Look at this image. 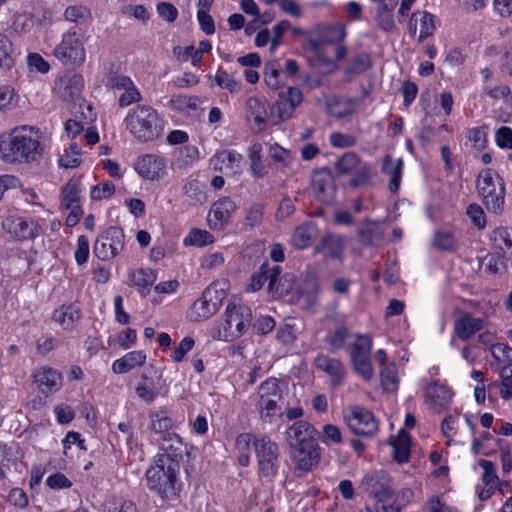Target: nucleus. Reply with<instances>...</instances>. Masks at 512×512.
Here are the masks:
<instances>
[{"instance_id": "1", "label": "nucleus", "mask_w": 512, "mask_h": 512, "mask_svg": "<svg viewBox=\"0 0 512 512\" xmlns=\"http://www.w3.org/2000/svg\"><path fill=\"white\" fill-rule=\"evenodd\" d=\"M41 154L42 148L32 127H17L0 136V157L5 162L37 161Z\"/></svg>"}, {"instance_id": "2", "label": "nucleus", "mask_w": 512, "mask_h": 512, "mask_svg": "<svg viewBox=\"0 0 512 512\" xmlns=\"http://www.w3.org/2000/svg\"><path fill=\"white\" fill-rule=\"evenodd\" d=\"M125 128L139 141L149 142L163 133V120L151 106L138 105L129 110L124 119Z\"/></svg>"}, {"instance_id": "3", "label": "nucleus", "mask_w": 512, "mask_h": 512, "mask_svg": "<svg viewBox=\"0 0 512 512\" xmlns=\"http://www.w3.org/2000/svg\"><path fill=\"white\" fill-rule=\"evenodd\" d=\"M180 468L154 460L146 471L147 487L156 493L163 502L172 504L179 498L181 483L178 480Z\"/></svg>"}, {"instance_id": "4", "label": "nucleus", "mask_w": 512, "mask_h": 512, "mask_svg": "<svg viewBox=\"0 0 512 512\" xmlns=\"http://www.w3.org/2000/svg\"><path fill=\"white\" fill-rule=\"evenodd\" d=\"M283 394L279 379L271 377L258 387L256 409L262 421L272 423L276 416H282L279 402Z\"/></svg>"}, {"instance_id": "5", "label": "nucleus", "mask_w": 512, "mask_h": 512, "mask_svg": "<svg viewBox=\"0 0 512 512\" xmlns=\"http://www.w3.org/2000/svg\"><path fill=\"white\" fill-rule=\"evenodd\" d=\"M227 294L218 283L210 284L199 299L195 300L190 307L188 317L192 321H203L217 313Z\"/></svg>"}, {"instance_id": "6", "label": "nucleus", "mask_w": 512, "mask_h": 512, "mask_svg": "<svg viewBox=\"0 0 512 512\" xmlns=\"http://www.w3.org/2000/svg\"><path fill=\"white\" fill-rule=\"evenodd\" d=\"M53 54L65 65H82L85 61V49L81 30L76 27L69 29L54 48Z\"/></svg>"}, {"instance_id": "7", "label": "nucleus", "mask_w": 512, "mask_h": 512, "mask_svg": "<svg viewBox=\"0 0 512 512\" xmlns=\"http://www.w3.org/2000/svg\"><path fill=\"white\" fill-rule=\"evenodd\" d=\"M476 187L486 209L494 214L502 213L505 188L502 183L495 182L491 170H484L479 174Z\"/></svg>"}, {"instance_id": "8", "label": "nucleus", "mask_w": 512, "mask_h": 512, "mask_svg": "<svg viewBox=\"0 0 512 512\" xmlns=\"http://www.w3.org/2000/svg\"><path fill=\"white\" fill-rule=\"evenodd\" d=\"M251 320L252 313L248 306L229 303L225 310L223 339L233 341L242 336L250 326Z\"/></svg>"}, {"instance_id": "9", "label": "nucleus", "mask_w": 512, "mask_h": 512, "mask_svg": "<svg viewBox=\"0 0 512 512\" xmlns=\"http://www.w3.org/2000/svg\"><path fill=\"white\" fill-rule=\"evenodd\" d=\"M255 453L257 457L259 473L271 481L278 472V458L279 448L278 445L272 441L268 436H262L253 441Z\"/></svg>"}, {"instance_id": "10", "label": "nucleus", "mask_w": 512, "mask_h": 512, "mask_svg": "<svg viewBox=\"0 0 512 512\" xmlns=\"http://www.w3.org/2000/svg\"><path fill=\"white\" fill-rule=\"evenodd\" d=\"M124 237L122 228L116 226L107 228L95 241L94 255L103 261L116 257L124 248Z\"/></svg>"}, {"instance_id": "11", "label": "nucleus", "mask_w": 512, "mask_h": 512, "mask_svg": "<svg viewBox=\"0 0 512 512\" xmlns=\"http://www.w3.org/2000/svg\"><path fill=\"white\" fill-rule=\"evenodd\" d=\"M2 227L17 241L33 240L43 232L40 220L32 217L9 216L2 222Z\"/></svg>"}, {"instance_id": "12", "label": "nucleus", "mask_w": 512, "mask_h": 512, "mask_svg": "<svg viewBox=\"0 0 512 512\" xmlns=\"http://www.w3.org/2000/svg\"><path fill=\"white\" fill-rule=\"evenodd\" d=\"M160 452L156 455L155 461L169 466L179 467L180 461L186 453V446L176 433H167L157 439Z\"/></svg>"}, {"instance_id": "13", "label": "nucleus", "mask_w": 512, "mask_h": 512, "mask_svg": "<svg viewBox=\"0 0 512 512\" xmlns=\"http://www.w3.org/2000/svg\"><path fill=\"white\" fill-rule=\"evenodd\" d=\"M319 432L307 421L294 422L285 432V441L290 450L318 443Z\"/></svg>"}, {"instance_id": "14", "label": "nucleus", "mask_w": 512, "mask_h": 512, "mask_svg": "<svg viewBox=\"0 0 512 512\" xmlns=\"http://www.w3.org/2000/svg\"><path fill=\"white\" fill-rule=\"evenodd\" d=\"M347 424L351 432L359 436L373 437L378 431L373 413L361 406L351 408Z\"/></svg>"}, {"instance_id": "15", "label": "nucleus", "mask_w": 512, "mask_h": 512, "mask_svg": "<svg viewBox=\"0 0 512 512\" xmlns=\"http://www.w3.org/2000/svg\"><path fill=\"white\" fill-rule=\"evenodd\" d=\"M302 100L303 94L300 89L288 87L285 91L279 92L278 100L271 107V115L277 117L278 122L288 120Z\"/></svg>"}, {"instance_id": "16", "label": "nucleus", "mask_w": 512, "mask_h": 512, "mask_svg": "<svg viewBox=\"0 0 512 512\" xmlns=\"http://www.w3.org/2000/svg\"><path fill=\"white\" fill-rule=\"evenodd\" d=\"M362 489L378 502H384L392 497L390 478L384 471H374L364 476Z\"/></svg>"}, {"instance_id": "17", "label": "nucleus", "mask_w": 512, "mask_h": 512, "mask_svg": "<svg viewBox=\"0 0 512 512\" xmlns=\"http://www.w3.org/2000/svg\"><path fill=\"white\" fill-rule=\"evenodd\" d=\"M167 160L157 154L140 156L135 163V170L146 180L154 181L163 178L167 171Z\"/></svg>"}, {"instance_id": "18", "label": "nucleus", "mask_w": 512, "mask_h": 512, "mask_svg": "<svg viewBox=\"0 0 512 512\" xmlns=\"http://www.w3.org/2000/svg\"><path fill=\"white\" fill-rule=\"evenodd\" d=\"M295 470L308 473L315 469L321 460V448L318 443L290 451Z\"/></svg>"}, {"instance_id": "19", "label": "nucleus", "mask_w": 512, "mask_h": 512, "mask_svg": "<svg viewBox=\"0 0 512 512\" xmlns=\"http://www.w3.org/2000/svg\"><path fill=\"white\" fill-rule=\"evenodd\" d=\"M384 230L381 222L366 219L357 230L358 243L363 247L379 248L385 240Z\"/></svg>"}, {"instance_id": "20", "label": "nucleus", "mask_w": 512, "mask_h": 512, "mask_svg": "<svg viewBox=\"0 0 512 512\" xmlns=\"http://www.w3.org/2000/svg\"><path fill=\"white\" fill-rule=\"evenodd\" d=\"M408 30L412 37H415L417 31H419L418 41H424L432 36L436 30L435 16L427 11L413 12L409 20Z\"/></svg>"}, {"instance_id": "21", "label": "nucleus", "mask_w": 512, "mask_h": 512, "mask_svg": "<svg viewBox=\"0 0 512 512\" xmlns=\"http://www.w3.org/2000/svg\"><path fill=\"white\" fill-rule=\"evenodd\" d=\"M319 286L314 278H309L300 284L291 296V302L301 309H311L317 302Z\"/></svg>"}, {"instance_id": "22", "label": "nucleus", "mask_w": 512, "mask_h": 512, "mask_svg": "<svg viewBox=\"0 0 512 512\" xmlns=\"http://www.w3.org/2000/svg\"><path fill=\"white\" fill-rule=\"evenodd\" d=\"M451 398L452 392L444 384L433 382L426 388V401L430 408L438 413L450 406Z\"/></svg>"}, {"instance_id": "23", "label": "nucleus", "mask_w": 512, "mask_h": 512, "mask_svg": "<svg viewBox=\"0 0 512 512\" xmlns=\"http://www.w3.org/2000/svg\"><path fill=\"white\" fill-rule=\"evenodd\" d=\"M33 381L37 384L39 391L47 396L60 388L62 376L58 371L43 366L34 372Z\"/></svg>"}, {"instance_id": "24", "label": "nucleus", "mask_w": 512, "mask_h": 512, "mask_svg": "<svg viewBox=\"0 0 512 512\" xmlns=\"http://www.w3.org/2000/svg\"><path fill=\"white\" fill-rule=\"evenodd\" d=\"M83 86L81 75H63L55 81L54 91L64 101H70L79 96Z\"/></svg>"}, {"instance_id": "25", "label": "nucleus", "mask_w": 512, "mask_h": 512, "mask_svg": "<svg viewBox=\"0 0 512 512\" xmlns=\"http://www.w3.org/2000/svg\"><path fill=\"white\" fill-rule=\"evenodd\" d=\"M280 273L281 268L279 266H270L269 262H264L260 266L259 271L251 276L248 285L249 290L254 292L258 291L263 287L264 283L268 281V288L270 291H273Z\"/></svg>"}, {"instance_id": "26", "label": "nucleus", "mask_w": 512, "mask_h": 512, "mask_svg": "<svg viewBox=\"0 0 512 512\" xmlns=\"http://www.w3.org/2000/svg\"><path fill=\"white\" fill-rule=\"evenodd\" d=\"M311 185L318 200L327 204L333 200L335 188L332 178L327 171L316 172L312 178Z\"/></svg>"}, {"instance_id": "27", "label": "nucleus", "mask_w": 512, "mask_h": 512, "mask_svg": "<svg viewBox=\"0 0 512 512\" xmlns=\"http://www.w3.org/2000/svg\"><path fill=\"white\" fill-rule=\"evenodd\" d=\"M235 209L236 205L229 197H223L214 202L209 213L210 226L216 228L226 224Z\"/></svg>"}, {"instance_id": "28", "label": "nucleus", "mask_w": 512, "mask_h": 512, "mask_svg": "<svg viewBox=\"0 0 512 512\" xmlns=\"http://www.w3.org/2000/svg\"><path fill=\"white\" fill-rule=\"evenodd\" d=\"M314 365L317 369L322 370L331 378V383L338 385L345 376V371L342 363L333 358H329L324 354H318L314 359Z\"/></svg>"}, {"instance_id": "29", "label": "nucleus", "mask_w": 512, "mask_h": 512, "mask_svg": "<svg viewBox=\"0 0 512 512\" xmlns=\"http://www.w3.org/2000/svg\"><path fill=\"white\" fill-rule=\"evenodd\" d=\"M242 155L234 150H223L217 153L210 161L214 171L223 172L229 169L231 173L236 174L240 170Z\"/></svg>"}, {"instance_id": "30", "label": "nucleus", "mask_w": 512, "mask_h": 512, "mask_svg": "<svg viewBox=\"0 0 512 512\" xmlns=\"http://www.w3.org/2000/svg\"><path fill=\"white\" fill-rule=\"evenodd\" d=\"M485 326L483 318H475L470 314H464L455 322V332L462 340L470 339L476 332L482 330Z\"/></svg>"}, {"instance_id": "31", "label": "nucleus", "mask_w": 512, "mask_h": 512, "mask_svg": "<svg viewBox=\"0 0 512 512\" xmlns=\"http://www.w3.org/2000/svg\"><path fill=\"white\" fill-rule=\"evenodd\" d=\"M157 279V272L151 268H139L129 273V280L138 287L139 292L146 296Z\"/></svg>"}, {"instance_id": "32", "label": "nucleus", "mask_w": 512, "mask_h": 512, "mask_svg": "<svg viewBox=\"0 0 512 512\" xmlns=\"http://www.w3.org/2000/svg\"><path fill=\"white\" fill-rule=\"evenodd\" d=\"M146 361L143 351H131L112 364V371L116 374H124L137 366H142Z\"/></svg>"}, {"instance_id": "33", "label": "nucleus", "mask_w": 512, "mask_h": 512, "mask_svg": "<svg viewBox=\"0 0 512 512\" xmlns=\"http://www.w3.org/2000/svg\"><path fill=\"white\" fill-rule=\"evenodd\" d=\"M246 118L253 119L257 125V131L262 132L266 127V108L262 101L257 97H250L245 106Z\"/></svg>"}, {"instance_id": "34", "label": "nucleus", "mask_w": 512, "mask_h": 512, "mask_svg": "<svg viewBox=\"0 0 512 512\" xmlns=\"http://www.w3.org/2000/svg\"><path fill=\"white\" fill-rule=\"evenodd\" d=\"M403 169L402 159L394 160L391 155H386L383 159L382 172L390 176L389 189L396 192L399 189Z\"/></svg>"}, {"instance_id": "35", "label": "nucleus", "mask_w": 512, "mask_h": 512, "mask_svg": "<svg viewBox=\"0 0 512 512\" xmlns=\"http://www.w3.org/2000/svg\"><path fill=\"white\" fill-rule=\"evenodd\" d=\"M390 445L393 448L394 459L399 463H404L409 460L410 457V435L401 429L398 435L390 440Z\"/></svg>"}, {"instance_id": "36", "label": "nucleus", "mask_w": 512, "mask_h": 512, "mask_svg": "<svg viewBox=\"0 0 512 512\" xmlns=\"http://www.w3.org/2000/svg\"><path fill=\"white\" fill-rule=\"evenodd\" d=\"M317 235L316 225L312 222H306L295 229L292 237V244L298 249H304L310 246Z\"/></svg>"}, {"instance_id": "37", "label": "nucleus", "mask_w": 512, "mask_h": 512, "mask_svg": "<svg viewBox=\"0 0 512 512\" xmlns=\"http://www.w3.org/2000/svg\"><path fill=\"white\" fill-rule=\"evenodd\" d=\"M348 336V328L345 325H338L326 335L324 343L331 353H336L344 347Z\"/></svg>"}, {"instance_id": "38", "label": "nucleus", "mask_w": 512, "mask_h": 512, "mask_svg": "<svg viewBox=\"0 0 512 512\" xmlns=\"http://www.w3.org/2000/svg\"><path fill=\"white\" fill-rule=\"evenodd\" d=\"M316 32L324 44L339 43L346 37V29L343 25L319 26Z\"/></svg>"}, {"instance_id": "39", "label": "nucleus", "mask_w": 512, "mask_h": 512, "mask_svg": "<svg viewBox=\"0 0 512 512\" xmlns=\"http://www.w3.org/2000/svg\"><path fill=\"white\" fill-rule=\"evenodd\" d=\"M205 185L200 181L193 179L188 181L182 188L183 195L189 199L190 204H203L207 201Z\"/></svg>"}, {"instance_id": "40", "label": "nucleus", "mask_w": 512, "mask_h": 512, "mask_svg": "<svg viewBox=\"0 0 512 512\" xmlns=\"http://www.w3.org/2000/svg\"><path fill=\"white\" fill-rule=\"evenodd\" d=\"M81 317V312L72 305L62 306L55 310L53 319L63 328H70Z\"/></svg>"}, {"instance_id": "41", "label": "nucleus", "mask_w": 512, "mask_h": 512, "mask_svg": "<svg viewBox=\"0 0 512 512\" xmlns=\"http://www.w3.org/2000/svg\"><path fill=\"white\" fill-rule=\"evenodd\" d=\"M490 240L496 250L502 252L503 256L512 254V239L506 228H497L492 231Z\"/></svg>"}, {"instance_id": "42", "label": "nucleus", "mask_w": 512, "mask_h": 512, "mask_svg": "<svg viewBox=\"0 0 512 512\" xmlns=\"http://www.w3.org/2000/svg\"><path fill=\"white\" fill-rule=\"evenodd\" d=\"M149 418L151 430L156 434H160V437L170 433L169 431L174 427L173 419L168 417L163 411L151 412Z\"/></svg>"}, {"instance_id": "43", "label": "nucleus", "mask_w": 512, "mask_h": 512, "mask_svg": "<svg viewBox=\"0 0 512 512\" xmlns=\"http://www.w3.org/2000/svg\"><path fill=\"white\" fill-rule=\"evenodd\" d=\"M14 49L11 40L0 33V71H8L15 65Z\"/></svg>"}, {"instance_id": "44", "label": "nucleus", "mask_w": 512, "mask_h": 512, "mask_svg": "<svg viewBox=\"0 0 512 512\" xmlns=\"http://www.w3.org/2000/svg\"><path fill=\"white\" fill-rule=\"evenodd\" d=\"M398 375L396 364L391 362L380 370V383L384 391L395 392L398 388Z\"/></svg>"}, {"instance_id": "45", "label": "nucleus", "mask_w": 512, "mask_h": 512, "mask_svg": "<svg viewBox=\"0 0 512 512\" xmlns=\"http://www.w3.org/2000/svg\"><path fill=\"white\" fill-rule=\"evenodd\" d=\"M80 182L78 180H70L64 186L62 191V206L65 209H70L76 206H80Z\"/></svg>"}, {"instance_id": "46", "label": "nucleus", "mask_w": 512, "mask_h": 512, "mask_svg": "<svg viewBox=\"0 0 512 512\" xmlns=\"http://www.w3.org/2000/svg\"><path fill=\"white\" fill-rule=\"evenodd\" d=\"M185 246H205L214 242L213 235L207 230L192 229L184 238Z\"/></svg>"}, {"instance_id": "47", "label": "nucleus", "mask_w": 512, "mask_h": 512, "mask_svg": "<svg viewBox=\"0 0 512 512\" xmlns=\"http://www.w3.org/2000/svg\"><path fill=\"white\" fill-rule=\"evenodd\" d=\"M264 80L272 89H278L281 86L280 64L277 61H269L265 64Z\"/></svg>"}, {"instance_id": "48", "label": "nucleus", "mask_w": 512, "mask_h": 512, "mask_svg": "<svg viewBox=\"0 0 512 512\" xmlns=\"http://www.w3.org/2000/svg\"><path fill=\"white\" fill-rule=\"evenodd\" d=\"M372 66L371 55L367 52H361L356 55L346 68L348 74H361Z\"/></svg>"}, {"instance_id": "49", "label": "nucleus", "mask_w": 512, "mask_h": 512, "mask_svg": "<svg viewBox=\"0 0 512 512\" xmlns=\"http://www.w3.org/2000/svg\"><path fill=\"white\" fill-rule=\"evenodd\" d=\"M359 162L360 158L355 152H347L334 163V167L339 174H347L357 168Z\"/></svg>"}, {"instance_id": "50", "label": "nucleus", "mask_w": 512, "mask_h": 512, "mask_svg": "<svg viewBox=\"0 0 512 512\" xmlns=\"http://www.w3.org/2000/svg\"><path fill=\"white\" fill-rule=\"evenodd\" d=\"M250 170L256 177H261L266 173V167L261 160L260 144H253L249 149Z\"/></svg>"}, {"instance_id": "51", "label": "nucleus", "mask_w": 512, "mask_h": 512, "mask_svg": "<svg viewBox=\"0 0 512 512\" xmlns=\"http://www.w3.org/2000/svg\"><path fill=\"white\" fill-rule=\"evenodd\" d=\"M142 379L143 381L137 384L135 392L141 400L150 404L156 399L158 392L155 390L153 381L148 382L146 375H142Z\"/></svg>"}, {"instance_id": "52", "label": "nucleus", "mask_w": 512, "mask_h": 512, "mask_svg": "<svg viewBox=\"0 0 512 512\" xmlns=\"http://www.w3.org/2000/svg\"><path fill=\"white\" fill-rule=\"evenodd\" d=\"M358 341L353 343L351 347V360L361 357L370 356L372 342L366 335H358Z\"/></svg>"}, {"instance_id": "53", "label": "nucleus", "mask_w": 512, "mask_h": 512, "mask_svg": "<svg viewBox=\"0 0 512 512\" xmlns=\"http://www.w3.org/2000/svg\"><path fill=\"white\" fill-rule=\"evenodd\" d=\"M433 244L441 251H454L456 248L454 236L448 231H437L434 235Z\"/></svg>"}, {"instance_id": "54", "label": "nucleus", "mask_w": 512, "mask_h": 512, "mask_svg": "<svg viewBox=\"0 0 512 512\" xmlns=\"http://www.w3.org/2000/svg\"><path fill=\"white\" fill-rule=\"evenodd\" d=\"M214 80L216 85L227 89L230 93H238L241 89V83L231 78L230 75L224 70H219Z\"/></svg>"}, {"instance_id": "55", "label": "nucleus", "mask_w": 512, "mask_h": 512, "mask_svg": "<svg viewBox=\"0 0 512 512\" xmlns=\"http://www.w3.org/2000/svg\"><path fill=\"white\" fill-rule=\"evenodd\" d=\"M354 370L366 381L373 377V368L370 356L356 358L351 360Z\"/></svg>"}, {"instance_id": "56", "label": "nucleus", "mask_w": 512, "mask_h": 512, "mask_svg": "<svg viewBox=\"0 0 512 512\" xmlns=\"http://www.w3.org/2000/svg\"><path fill=\"white\" fill-rule=\"evenodd\" d=\"M11 28L16 33H27L33 28V19L27 13H16Z\"/></svg>"}, {"instance_id": "57", "label": "nucleus", "mask_w": 512, "mask_h": 512, "mask_svg": "<svg viewBox=\"0 0 512 512\" xmlns=\"http://www.w3.org/2000/svg\"><path fill=\"white\" fill-rule=\"evenodd\" d=\"M502 379V389L500 395L503 399L508 400L512 397V364H507L500 371Z\"/></svg>"}, {"instance_id": "58", "label": "nucleus", "mask_w": 512, "mask_h": 512, "mask_svg": "<svg viewBox=\"0 0 512 512\" xmlns=\"http://www.w3.org/2000/svg\"><path fill=\"white\" fill-rule=\"evenodd\" d=\"M115 192V186L110 181L100 182L91 189V198L99 201L111 197Z\"/></svg>"}, {"instance_id": "59", "label": "nucleus", "mask_w": 512, "mask_h": 512, "mask_svg": "<svg viewBox=\"0 0 512 512\" xmlns=\"http://www.w3.org/2000/svg\"><path fill=\"white\" fill-rule=\"evenodd\" d=\"M89 17V10L83 6H68L64 11V18L67 21L81 23Z\"/></svg>"}, {"instance_id": "60", "label": "nucleus", "mask_w": 512, "mask_h": 512, "mask_svg": "<svg viewBox=\"0 0 512 512\" xmlns=\"http://www.w3.org/2000/svg\"><path fill=\"white\" fill-rule=\"evenodd\" d=\"M371 178V167L368 164L361 165L357 168L354 176L350 179L349 185L353 188L368 184Z\"/></svg>"}, {"instance_id": "61", "label": "nucleus", "mask_w": 512, "mask_h": 512, "mask_svg": "<svg viewBox=\"0 0 512 512\" xmlns=\"http://www.w3.org/2000/svg\"><path fill=\"white\" fill-rule=\"evenodd\" d=\"M263 206L261 204H255L251 206L246 213L244 219V225L249 229H253L258 226L263 219Z\"/></svg>"}, {"instance_id": "62", "label": "nucleus", "mask_w": 512, "mask_h": 512, "mask_svg": "<svg viewBox=\"0 0 512 512\" xmlns=\"http://www.w3.org/2000/svg\"><path fill=\"white\" fill-rule=\"evenodd\" d=\"M17 103V97L11 86L0 87V110L13 108Z\"/></svg>"}, {"instance_id": "63", "label": "nucleus", "mask_w": 512, "mask_h": 512, "mask_svg": "<svg viewBox=\"0 0 512 512\" xmlns=\"http://www.w3.org/2000/svg\"><path fill=\"white\" fill-rule=\"evenodd\" d=\"M125 92L121 94L118 99V105L120 107H127L133 103H138L142 100L141 93L136 88L134 83L129 88L124 89Z\"/></svg>"}, {"instance_id": "64", "label": "nucleus", "mask_w": 512, "mask_h": 512, "mask_svg": "<svg viewBox=\"0 0 512 512\" xmlns=\"http://www.w3.org/2000/svg\"><path fill=\"white\" fill-rule=\"evenodd\" d=\"M356 137L353 135L333 132L330 135V144L335 148H349L356 144Z\"/></svg>"}]
</instances>
